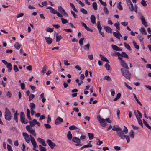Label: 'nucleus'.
Returning <instances> with one entry per match:
<instances>
[{"label":"nucleus","instance_id":"7c9ffc66","mask_svg":"<svg viewBox=\"0 0 151 151\" xmlns=\"http://www.w3.org/2000/svg\"><path fill=\"white\" fill-rule=\"evenodd\" d=\"M39 150L40 151H46V149L45 148L42 147L41 145H39Z\"/></svg>","mask_w":151,"mask_h":151},{"label":"nucleus","instance_id":"a211bd4d","mask_svg":"<svg viewBox=\"0 0 151 151\" xmlns=\"http://www.w3.org/2000/svg\"><path fill=\"white\" fill-rule=\"evenodd\" d=\"M45 39L46 42L48 44H50L52 43V40L49 37H45Z\"/></svg>","mask_w":151,"mask_h":151},{"label":"nucleus","instance_id":"3c124183","mask_svg":"<svg viewBox=\"0 0 151 151\" xmlns=\"http://www.w3.org/2000/svg\"><path fill=\"white\" fill-rule=\"evenodd\" d=\"M122 131H123L124 133L125 134H127L128 132L127 129L125 126H124V128Z\"/></svg>","mask_w":151,"mask_h":151},{"label":"nucleus","instance_id":"2f4dec72","mask_svg":"<svg viewBox=\"0 0 151 151\" xmlns=\"http://www.w3.org/2000/svg\"><path fill=\"white\" fill-rule=\"evenodd\" d=\"M30 107L31 108V110H34L35 108V104L32 102H31L30 103Z\"/></svg>","mask_w":151,"mask_h":151},{"label":"nucleus","instance_id":"0e129e2a","mask_svg":"<svg viewBox=\"0 0 151 151\" xmlns=\"http://www.w3.org/2000/svg\"><path fill=\"white\" fill-rule=\"evenodd\" d=\"M21 89L24 90L25 88V85L24 83H21L20 84Z\"/></svg>","mask_w":151,"mask_h":151},{"label":"nucleus","instance_id":"58836bf2","mask_svg":"<svg viewBox=\"0 0 151 151\" xmlns=\"http://www.w3.org/2000/svg\"><path fill=\"white\" fill-rule=\"evenodd\" d=\"M122 56L123 57H124L128 59L129 58L128 56L127 55L125 52H122L121 53Z\"/></svg>","mask_w":151,"mask_h":151},{"label":"nucleus","instance_id":"bb28decb","mask_svg":"<svg viewBox=\"0 0 151 151\" xmlns=\"http://www.w3.org/2000/svg\"><path fill=\"white\" fill-rule=\"evenodd\" d=\"M14 46L15 47L17 50L19 49L21 47V45L18 42H16Z\"/></svg>","mask_w":151,"mask_h":151},{"label":"nucleus","instance_id":"a18cd8bd","mask_svg":"<svg viewBox=\"0 0 151 151\" xmlns=\"http://www.w3.org/2000/svg\"><path fill=\"white\" fill-rule=\"evenodd\" d=\"M119 23H116L114 24V26H115L117 29L118 30H119L120 29V28L119 27Z\"/></svg>","mask_w":151,"mask_h":151},{"label":"nucleus","instance_id":"aec40b11","mask_svg":"<svg viewBox=\"0 0 151 151\" xmlns=\"http://www.w3.org/2000/svg\"><path fill=\"white\" fill-rule=\"evenodd\" d=\"M72 141L73 142L76 143H78L81 141L80 139L79 138L76 137H73L72 139Z\"/></svg>","mask_w":151,"mask_h":151},{"label":"nucleus","instance_id":"0eeeda50","mask_svg":"<svg viewBox=\"0 0 151 151\" xmlns=\"http://www.w3.org/2000/svg\"><path fill=\"white\" fill-rule=\"evenodd\" d=\"M20 120L24 124H27L28 122L25 118V114L23 112H20Z\"/></svg>","mask_w":151,"mask_h":151},{"label":"nucleus","instance_id":"c9c22d12","mask_svg":"<svg viewBox=\"0 0 151 151\" xmlns=\"http://www.w3.org/2000/svg\"><path fill=\"white\" fill-rule=\"evenodd\" d=\"M143 122L144 124L149 129L151 128V127L147 123V122L144 119H143Z\"/></svg>","mask_w":151,"mask_h":151},{"label":"nucleus","instance_id":"052dcab7","mask_svg":"<svg viewBox=\"0 0 151 151\" xmlns=\"http://www.w3.org/2000/svg\"><path fill=\"white\" fill-rule=\"evenodd\" d=\"M13 70L15 72H17L19 71V69L18 68V67L16 65H14V66Z\"/></svg>","mask_w":151,"mask_h":151},{"label":"nucleus","instance_id":"f257e3e1","mask_svg":"<svg viewBox=\"0 0 151 151\" xmlns=\"http://www.w3.org/2000/svg\"><path fill=\"white\" fill-rule=\"evenodd\" d=\"M22 135L26 142L27 143H29L30 141L33 146V149L35 151H39L38 150H36L37 147V144L35 139L34 137L32 136L31 135H29L26 132H23L22 133Z\"/></svg>","mask_w":151,"mask_h":151},{"label":"nucleus","instance_id":"f3484780","mask_svg":"<svg viewBox=\"0 0 151 151\" xmlns=\"http://www.w3.org/2000/svg\"><path fill=\"white\" fill-rule=\"evenodd\" d=\"M104 28L106 30L107 32L108 33H111L112 30V29L109 26H104Z\"/></svg>","mask_w":151,"mask_h":151},{"label":"nucleus","instance_id":"49530a36","mask_svg":"<svg viewBox=\"0 0 151 151\" xmlns=\"http://www.w3.org/2000/svg\"><path fill=\"white\" fill-rule=\"evenodd\" d=\"M124 46L126 48H127V49L129 50H131L130 46L129 44H127L126 42H124Z\"/></svg>","mask_w":151,"mask_h":151},{"label":"nucleus","instance_id":"393cba45","mask_svg":"<svg viewBox=\"0 0 151 151\" xmlns=\"http://www.w3.org/2000/svg\"><path fill=\"white\" fill-rule=\"evenodd\" d=\"M67 137L68 139L69 140H71L72 138V134H71V132L70 131H69L68 132V133L67 135Z\"/></svg>","mask_w":151,"mask_h":151},{"label":"nucleus","instance_id":"7ed1b4c3","mask_svg":"<svg viewBox=\"0 0 151 151\" xmlns=\"http://www.w3.org/2000/svg\"><path fill=\"white\" fill-rule=\"evenodd\" d=\"M128 70L121 68L120 70L123 76L127 79H130L131 78V74Z\"/></svg>","mask_w":151,"mask_h":151},{"label":"nucleus","instance_id":"2eb2a0df","mask_svg":"<svg viewBox=\"0 0 151 151\" xmlns=\"http://www.w3.org/2000/svg\"><path fill=\"white\" fill-rule=\"evenodd\" d=\"M134 114L136 116V117L137 119V120L138 121V123L140 125L143 126V125L142 120L140 119V118H141L138 117V114H137V112L136 111H134Z\"/></svg>","mask_w":151,"mask_h":151},{"label":"nucleus","instance_id":"6e6d98bb","mask_svg":"<svg viewBox=\"0 0 151 151\" xmlns=\"http://www.w3.org/2000/svg\"><path fill=\"white\" fill-rule=\"evenodd\" d=\"M140 31L142 33H143L145 35H146L147 32L144 28H141L140 29Z\"/></svg>","mask_w":151,"mask_h":151},{"label":"nucleus","instance_id":"de8ad7c7","mask_svg":"<svg viewBox=\"0 0 151 151\" xmlns=\"http://www.w3.org/2000/svg\"><path fill=\"white\" fill-rule=\"evenodd\" d=\"M121 93H118L117 94L116 97L114 99V101H117L118 99H119L120 98V97H121Z\"/></svg>","mask_w":151,"mask_h":151},{"label":"nucleus","instance_id":"8fccbe9b","mask_svg":"<svg viewBox=\"0 0 151 151\" xmlns=\"http://www.w3.org/2000/svg\"><path fill=\"white\" fill-rule=\"evenodd\" d=\"M127 5L130 9H134L132 3L128 4Z\"/></svg>","mask_w":151,"mask_h":151},{"label":"nucleus","instance_id":"37998d69","mask_svg":"<svg viewBox=\"0 0 151 151\" xmlns=\"http://www.w3.org/2000/svg\"><path fill=\"white\" fill-rule=\"evenodd\" d=\"M44 93H42L40 96L41 98L42 99V101L43 103L46 100V99L44 98Z\"/></svg>","mask_w":151,"mask_h":151},{"label":"nucleus","instance_id":"473e14b6","mask_svg":"<svg viewBox=\"0 0 151 151\" xmlns=\"http://www.w3.org/2000/svg\"><path fill=\"white\" fill-rule=\"evenodd\" d=\"M137 37L139 40L140 42H141V43L142 42H143V40L144 38L142 37L141 34H139L138 35Z\"/></svg>","mask_w":151,"mask_h":151},{"label":"nucleus","instance_id":"c756f323","mask_svg":"<svg viewBox=\"0 0 151 151\" xmlns=\"http://www.w3.org/2000/svg\"><path fill=\"white\" fill-rule=\"evenodd\" d=\"M134 132L132 130H131L129 133V136L131 138H134Z\"/></svg>","mask_w":151,"mask_h":151},{"label":"nucleus","instance_id":"f03ea898","mask_svg":"<svg viewBox=\"0 0 151 151\" xmlns=\"http://www.w3.org/2000/svg\"><path fill=\"white\" fill-rule=\"evenodd\" d=\"M97 119L99 122L101 124V125L103 127H105L106 125V124L105 122L106 121L109 123L111 122V121L109 118H107L104 119L101 118L100 116H97Z\"/></svg>","mask_w":151,"mask_h":151},{"label":"nucleus","instance_id":"5701e85b","mask_svg":"<svg viewBox=\"0 0 151 151\" xmlns=\"http://www.w3.org/2000/svg\"><path fill=\"white\" fill-rule=\"evenodd\" d=\"M18 114H19L17 113V111L16 110V112L14 114V119L17 123L18 122Z\"/></svg>","mask_w":151,"mask_h":151},{"label":"nucleus","instance_id":"ddd939ff","mask_svg":"<svg viewBox=\"0 0 151 151\" xmlns=\"http://www.w3.org/2000/svg\"><path fill=\"white\" fill-rule=\"evenodd\" d=\"M117 32H113V35L116 38L119 39H120V37L122 36V35L118 31H117Z\"/></svg>","mask_w":151,"mask_h":151},{"label":"nucleus","instance_id":"20e7f679","mask_svg":"<svg viewBox=\"0 0 151 151\" xmlns=\"http://www.w3.org/2000/svg\"><path fill=\"white\" fill-rule=\"evenodd\" d=\"M5 114L6 119L8 121H10L12 118V114L10 111L6 107L5 108Z\"/></svg>","mask_w":151,"mask_h":151},{"label":"nucleus","instance_id":"4d7b16f0","mask_svg":"<svg viewBox=\"0 0 151 151\" xmlns=\"http://www.w3.org/2000/svg\"><path fill=\"white\" fill-rule=\"evenodd\" d=\"M141 4L144 6H147V4L144 0H142L141 2Z\"/></svg>","mask_w":151,"mask_h":151},{"label":"nucleus","instance_id":"e2e57ef3","mask_svg":"<svg viewBox=\"0 0 151 151\" xmlns=\"http://www.w3.org/2000/svg\"><path fill=\"white\" fill-rule=\"evenodd\" d=\"M121 2H120L117 5V8L118 9H122V7L121 5Z\"/></svg>","mask_w":151,"mask_h":151},{"label":"nucleus","instance_id":"e433bc0d","mask_svg":"<svg viewBox=\"0 0 151 151\" xmlns=\"http://www.w3.org/2000/svg\"><path fill=\"white\" fill-rule=\"evenodd\" d=\"M47 69V66L46 65H44L42 69L41 72L43 73V75L45 73Z\"/></svg>","mask_w":151,"mask_h":151},{"label":"nucleus","instance_id":"69168bd1","mask_svg":"<svg viewBox=\"0 0 151 151\" xmlns=\"http://www.w3.org/2000/svg\"><path fill=\"white\" fill-rule=\"evenodd\" d=\"M125 86L129 89L131 90L132 89V88L129 86L126 82H124Z\"/></svg>","mask_w":151,"mask_h":151},{"label":"nucleus","instance_id":"b1692460","mask_svg":"<svg viewBox=\"0 0 151 151\" xmlns=\"http://www.w3.org/2000/svg\"><path fill=\"white\" fill-rule=\"evenodd\" d=\"M90 19L91 21V22L93 24H95L96 23L95 22V19L96 18L95 16L93 15H91V17H90Z\"/></svg>","mask_w":151,"mask_h":151},{"label":"nucleus","instance_id":"c03bdc74","mask_svg":"<svg viewBox=\"0 0 151 151\" xmlns=\"http://www.w3.org/2000/svg\"><path fill=\"white\" fill-rule=\"evenodd\" d=\"M111 47L114 50L116 51H118L119 47L114 45H112Z\"/></svg>","mask_w":151,"mask_h":151},{"label":"nucleus","instance_id":"864d4df0","mask_svg":"<svg viewBox=\"0 0 151 151\" xmlns=\"http://www.w3.org/2000/svg\"><path fill=\"white\" fill-rule=\"evenodd\" d=\"M105 67H106V69L108 70H110L111 69L109 65L107 63H106L105 64Z\"/></svg>","mask_w":151,"mask_h":151},{"label":"nucleus","instance_id":"603ef678","mask_svg":"<svg viewBox=\"0 0 151 151\" xmlns=\"http://www.w3.org/2000/svg\"><path fill=\"white\" fill-rule=\"evenodd\" d=\"M61 20L62 21V23L63 24H65L66 23H68V20L65 19H64V18H61Z\"/></svg>","mask_w":151,"mask_h":151},{"label":"nucleus","instance_id":"bf43d9fd","mask_svg":"<svg viewBox=\"0 0 151 151\" xmlns=\"http://www.w3.org/2000/svg\"><path fill=\"white\" fill-rule=\"evenodd\" d=\"M133 44L134 45V46L135 47L136 49H139V46L137 45V44H136V42H135L134 41H133Z\"/></svg>","mask_w":151,"mask_h":151},{"label":"nucleus","instance_id":"4468645a","mask_svg":"<svg viewBox=\"0 0 151 151\" xmlns=\"http://www.w3.org/2000/svg\"><path fill=\"white\" fill-rule=\"evenodd\" d=\"M50 12L53 14H56L60 18L63 17L62 14L58 12L57 10H50Z\"/></svg>","mask_w":151,"mask_h":151},{"label":"nucleus","instance_id":"72a5a7b5","mask_svg":"<svg viewBox=\"0 0 151 151\" xmlns=\"http://www.w3.org/2000/svg\"><path fill=\"white\" fill-rule=\"evenodd\" d=\"M62 38V37L61 35H56V41L57 42H59Z\"/></svg>","mask_w":151,"mask_h":151},{"label":"nucleus","instance_id":"4c0bfd02","mask_svg":"<svg viewBox=\"0 0 151 151\" xmlns=\"http://www.w3.org/2000/svg\"><path fill=\"white\" fill-rule=\"evenodd\" d=\"M84 38L83 37L80 39L79 40V43L80 45L81 46L83 44V40Z\"/></svg>","mask_w":151,"mask_h":151},{"label":"nucleus","instance_id":"dca6fc26","mask_svg":"<svg viewBox=\"0 0 151 151\" xmlns=\"http://www.w3.org/2000/svg\"><path fill=\"white\" fill-rule=\"evenodd\" d=\"M37 140L40 143L42 144L43 146H46L47 145L45 141L43 139L38 138H37Z\"/></svg>","mask_w":151,"mask_h":151},{"label":"nucleus","instance_id":"423d86ee","mask_svg":"<svg viewBox=\"0 0 151 151\" xmlns=\"http://www.w3.org/2000/svg\"><path fill=\"white\" fill-rule=\"evenodd\" d=\"M26 129L30 133V134L34 137H36V134L35 131L34 129H32L29 125H28L26 126Z\"/></svg>","mask_w":151,"mask_h":151},{"label":"nucleus","instance_id":"09e8293b","mask_svg":"<svg viewBox=\"0 0 151 151\" xmlns=\"http://www.w3.org/2000/svg\"><path fill=\"white\" fill-rule=\"evenodd\" d=\"M116 54L118 56V58L119 59L121 60H122V56L121 54L119 52H117Z\"/></svg>","mask_w":151,"mask_h":151},{"label":"nucleus","instance_id":"c85d7f7f","mask_svg":"<svg viewBox=\"0 0 151 151\" xmlns=\"http://www.w3.org/2000/svg\"><path fill=\"white\" fill-rule=\"evenodd\" d=\"M90 45L88 44L84 45L83 47L84 49L88 51L89 49Z\"/></svg>","mask_w":151,"mask_h":151},{"label":"nucleus","instance_id":"6ab92c4d","mask_svg":"<svg viewBox=\"0 0 151 151\" xmlns=\"http://www.w3.org/2000/svg\"><path fill=\"white\" fill-rule=\"evenodd\" d=\"M99 56L101 58V60L104 61H106L108 63H109V61L107 60V58L104 56L103 55L101 54H99Z\"/></svg>","mask_w":151,"mask_h":151},{"label":"nucleus","instance_id":"1a4fd4ad","mask_svg":"<svg viewBox=\"0 0 151 151\" xmlns=\"http://www.w3.org/2000/svg\"><path fill=\"white\" fill-rule=\"evenodd\" d=\"M112 130L114 131H117V135L118 136V133L121 132H123L122 129L119 126L116 125H114Z\"/></svg>","mask_w":151,"mask_h":151},{"label":"nucleus","instance_id":"a878e982","mask_svg":"<svg viewBox=\"0 0 151 151\" xmlns=\"http://www.w3.org/2000/svg\"><path fill=\"white\" fill-rule=\"evenodd\" d=\"M60 12L61 13L62 15H63L65 17H68V15L65 11V10H60Z\"/></svg>","mask_w":151,"mask_h":151},{"label":"nucleus","instance_id":"6e6552de","mask_svg":"<svg viewBox=\"0 0 151 151\" xmlns=\"http://www.w3.org/2000/svg\"><path fill=\"white\" fill-rule=\"evenodd\" d=\"M29 123H30L29 126L31 127H32L36 124H37L39 126H40V123L35 119L33 120L32 121H30Z\"/></svg>","mask_w":151,"mask_h":151},{"label":"nucleus","instance_id":"f704fd0d","mask_svg":"<svg viewBox=\"0 0 151 151\" xmlns=\"http://www.w3.org/2000/svg\"><path fill=\"white\" fill-rule=\"evenodd\" d=\"M92 145H91V144H87L86 145H83V147H82L81 148V149H82L83 148H88V147H92Z\"/></svg>","mask_w":151,"mask_h":151},{"label":"nucleus","instance_id":"f8f14e48","mask_svg":"<svg viewBox=\"0 0 151 151\" xmlns=\"http://www.w3.org/2000/svg\"><path fill=\"white\" fill-rule=\"evenodd\" d=\"M63 119L60 117H58L55 120V124L56 125H58L63 122Z\"/></svg>","mask_w":151,"mask_h":151},{"label":"nucleus","instance_id":"cd10ccee","mask_svg":"<svg viewBox=\"0 0 151 151\" xmlns=\"http://www.w3.org/2000/svg\"><path fill=\"white\" fill-rule=\"evenodd\" d=\"M88 135L89 137V139L90 140H92L93 139L94 136L93 133H88Z\"/></svg>","mask_w":151,"mask_h":151},{"label":"nucleus","instance_id":"79ce46f5","mask_svg":"<svg viewBox=\"0 0 151 151\" xmlns=\"http://www.w3.org/2000/svg\"><path fill=\"white\" fill-rule=\"evenodd\" d=\"M24 15V13H20L18 14L16 16L17 18H20L23 16Z\"/></svg>","mask_w":151,"mask_h":151},{"label":"nucleus","instance_id":"774afa93","mask_svg":"<svg viewBox=\"0 0 151 151\" xmlns=\"http://www.w3.org/2000/svg\"><path fill=\"white\" fill-rule=\"evenodd\" d=\"M7 148L9 151H13L11 146L8 144L7 145Z\"/></svg>","mask_w":151,"mask_h":151},{"label":"nucleus","instance_id":"338daca9","mask_svg":"<svg viewBox=\"0 0 151 151\" xmlns=\"http://www.w3.org/2000/svg\"><path fill=\"white\" fill-rule=\"evenodd\" d=\"M68 60H65L64 61V64L65 66H68L70 65V63H68Z\"/></svg>","mask_w":151,"mask_h":151},{"label":"nucleus","instance_id":"9d476101","mask_svg":"<svg viewBox=\"0 0 151 151\" xmlns=\"http://www.w3.org/2000/svg\"><path fill=\"white\" fill-rule=\"evenodd\" d=\"M120 64L125 69H129V68L128 67L127 64L123 60L120 61Z\"/></svg>","mask_w":151,"mask_h":151},{"label":"nucleus","instance_id":"680f3d73","mask_svg":"<svg viewBox=\"0 0 151 151\" xmlns=\"http://www.w3.org/2000/svg\"><path fill=\"white\" fill-rule=\"evenodd\" d=\"M35 97L34 95L33 94H31L29 96V101H30L32 100Z\"/></svg>","mask_w":151,"mask_h":151},{"label":"nucleus","instance_id":"4be33fe9","mask_svg":"<svg viewBox=\"0 0 151 151\" xmlns=\"http://www.w3.org/2000/svg\"><path fill=\"white\" fill-rule=\"evenodd\" d=\"M30 111L27 108V116L29 120H31L32 119L30 116Z\"/></svg>","mask_w":151,"mask_h":151},{"label":"nucleus","instance_id":"13d9d810","mask_svg":"<svg viewBox=\"0 0 151 151\" xmlns=\"http://www.w3.org/2000/svg\"><path fill=\"white\" fill-rule=\"evenodd\" d=\"M104 79L108 81H110L111 80V78L110 77L108 76H105L104 78Z\"/></svg>","mask_w":151,"mask_h":151},{"label":"nucleus","instance_id":"5fc2aeb1","mask_svg":"<svg viewBox=\"0 0 151 151\" xmlns=\"http://www.w3.org/2000/svg\"><path fill=\"white\" fill-rule=\"evenodd\" d=\"M92 6L94 9H97V5L96 2H93V4Z\"/></svg>","mask_w":151,"mask_h":151},{"label":"nucleus","instance_id":"39448f33","mask_svg":"<svg viewBox=\"0 0 151 151\" xmlns=\"http://www.w3.org/2000/svg\"><path fill=\"white\" fill-rule=\"evenodd\" d=\"M118 137H120L121 139L124 140L125 138L127 143H128L129 142L130 139L129 137L127 135H124L123 132H121L118 133Z\"/></svg>","mask_w":151,"mask_h":151},{"label":"nucleus","instance_id":"412c9836","mask_svg":"<svg viewBox=\"0 0 151 151\" xmlns=\"http://www.w3.org/2000/svg\"><path fill=\"white\" fill-rule=\"evenodd\" d=\"M6 67L8 69V71L10 72L12 69V66L11 63H9L6 65Z\"/></svg>","mask_w":151,"mask_h":151},{"label":"nucleus","instance_id":"ea45409f","mask_svg":"<svg viewBox=\"0 0 151 151\" xmlns=\"http://www.w3.org/2000/svg\"><path fill=\"white\" fill-rule=\"evenodd\" d=\"M69 129L70 130H72L77 129V127L75 125H72L69 127Z\"/></svg>","mask_w":151,"mask_h":151},{"label":"nucleus","instance_id":"9b49d317","mask_svg":"<svg viewBox=\"0 0 151 151\" xmlns=\"http://www.w3.org/2000/svg\"><path fill=\"white\" fill-rule=\"evenodd\" d=\"M46 142L51 149H53L56 146V144L53 143L50 140L48 139L47 140Z\"/></svg>","mask_w":151,"mask_h":151},{"label":"nucleus","instance_id":"a19ab883","mask_svg":"<svg viewBox=\"0 0 151 151\" xmlns=\"http://www.w3.org/2000/svg\"><path fill=\"white\" fill-rule=\"evenodd\" d=\"M133 95L134 98L135 99L137 103L140 106H142V104L138 100L135 94L134 93H133Z\"/></svg>","mask_w":151,"mask_h":151}]
</instances>
